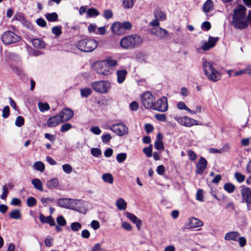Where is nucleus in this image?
Here are the masks:
<instances>
[{
	"mask_svg": "<svg viewBox=\"0 0 251 251\" xmlns=\"http://www.w3.org/2000/svg\"><path fill=\"white\" fill-rule=\"evenodd\" d=\"M246 8L239 5L234 10L232 23L237 28L243 29L248 26V24L251 25V12L249 14L247 19L246 18Z\"/></svg>",
	"mask_w": 251,
	"mask_h": 251,
	"instance_id": "f257e3e1",
	"label": "nucleus"
},
{
	"mask_svg": "<svg viewBox=\"0 0 251 251\" xmlns=\"http://www.w3.org/2000/svg\"><path fill=\"white\" fill-rule=\"evenodd\" d=\"M142 43L141 37L137 34L128 35L122 38L120 41V46L124 49L136 48Z\"/></svg>",
	"mask_w": 251,
	"mask_h": 251,
	"instance_id": "f03ea898",
	"label": "nucleus"
},
{
	"mask_svg": "<svg viewBox=\"0 0 251 251\" xmlns=\"http://www.w3.org/2000/svg\"><path fill=\"white\" fill-rule=\"evenodd\" d=\"M79 50L83 52H91L95 50L97 46V42L93 39L84 38L79 40L75 45Z\"/></svg>",
	"mask_w": 251,
	"mask_h": 251,
	"instance_id": "7ed1b4c3",
	"label": "nucleus"
},
{
	"mask_svg": "<svg viewBox=\"0 0 251 251\" xmlns=\"http://www.w3.org/2000/svg\"><path fill=\"white\" fill-rule=\"evenodd\" d=\"M204 72L208 78L212 81H217L221 78L220 73L213 66L211 62L204 60L202 63Z\"/></svg>",
	"mask_w": 251,
	"mask_h": 251,
	"instance_id": "20e7f679",
	"label": "nucleus"
},
{
	"mask_svg": "<svg viewBox=\"0 0 251 251\" xmlns=\"http://www.w3.org/2000/svg\"><path fill=\"white\" fill-rule=\"evenodd\" d=\"M91 85L95 91L100 94L108 93L112 87V83L108 80L94 81Z\"/></svg>",
	"mask_w": 251,
	"mask_h": 251,
	"instance_id": "39448f33",
	"label": "nucleus"
},
{
	"mask_svg": "<svg viewBox=\"0 0 251 251\" xmlns=\"http://www.w3.org/2000/svg\"><path fill=\"white\" fill-rule=\"evenodd\" d=\"M93 68L97 73L104 75H109L114 71V69L108 68L104 60L96 62L93 64Z\"/></svg>",
	"mask_w": 251,
	"mask_h": 251,
	"instance_id": "423d86ee",
	"label": "nucleus"
},
{
	"mask_svg": "<svg viewBox=\"0 0 251 251\" xmlns=\"http://www.w3.org/2000/svg\"><path fill=\"white\" fill-rule=\"evenodd\" d=\"M58 204L63 207L78 210L81 201L78 200L63 198L58 200Z\"/></svg>",
	"mask_w": 251,
	"mask_h": 251,
	"instance_id": "0eeeda50",
	"label": "nucleus"
},
{
	"mask_svg": "<svg viewBox=\"0 0 251 251\" xmlns=\"http://www.w3.org/2000/svg\"><path fill=\"white\" fill-rule=\"evenodd\" d=\"M21 37L11 31L4 32L1 37L2 42L5 45H10L19 42Z\"/></svg>",
	"mask_w": 251,
	"mask_h": 251,
	"instance_id": "6e6552de",
	"label": "nucleus"
},
{
	"mask_svg": "<svg viewBox=\"0 0 251 251\" xmlns=\"http://www.w3.org/2000/svg\"><path fill=\"white\" fill-rule=\"evenodd\" d=\"M154 100L155 97L149 91L144 92L141 96L142 104L146 109L152 110Z\"/></svg>",
	"mask_w": 251,
	"mask_h": 251,
	"instance_id": "1a4fd4ad",
	"label": "nucleus"
},
{
	"mask_svg": "<svg viewBox=\"0 0 251 251\" xmlns=\"http://www.w3.org/2000/svg\"><path fill=\"white\" fill-rule=\"evenodd\" d=\"M218 37H213L212 36H209L207 41L201 42V47L196 48L197 52L201 53V50L205 51L209 50L210 49L215 47L216 43L218 42Z\"/></svg>",
	"mask_w": 251,
	"mask_h": 251,
	"instance_id": "9d476101",
	"label": "nucleus"
},
{
	"mask_svg": "<svg viewBox=\"0 0 251 251\" xmlns=\"http://www.w3.org/2000/svg\"><path fill=\"white\" fill-rule=\"evenodd\" d=\"M109 129L119 136H123L128 133V127L122 123L114 124L110 127Z\"/></svg>",
	"mask_w": 251,
	"mask_h": 251,
	"instance_id": "9b49d317",
	"label": "nucleus"
},
{
	"mask_svg": "<svg viewBox=\"0 0 251 251\" xmlns=\"http://www.w3.org/2000/svg\"><path fill=\"white\" fill-rule=\"evenodd\" d=\"M168 108V101L166 97H163L156 101H154L153 108H152V110L164 112L166 111Z\"/></svg>",
	"mask_w": 251,
	"mask_h": 251,
	"instance_id": "f8f14e48",
	"label": "nucleus"
},
{
	"mask_svg": "<svg viewBox=\"0 0 251 251\" xmlns=\"http://www.w3.org/2000/svg\"><path fill=\"white\" fill-rule=\"evenodd\" d=\"M176 120L180 125L187 127L199 125L197 121L187 116L176 118Z\"/></svg>",
	"mask_w": 251,
	"mask_h": 251,
	"instance_id": "ddd939ff",
	"label": "nucleus"
},
{
	"mask_svg": "<svg viewBox=\"0 0 251 251\" xmlns=\"http://www.w3.org/2000/svg\"><path fill=\"white\" fill-rule=\"evenodd\" d=\"M74 112L69 108H63L59 113V115L63 123L71 119L74 116Z\"/></svg>",
	"mask_w": 251,
	"mask_h": 251,
	"instance_id": "4468645a",
	"label": "nucleus"
},
{
	"mask_svg": "<svg viewBox=\"0 0 251 251\" xmlns=\"http://www.w3.org/2000/svg\"><path fill=\"white\" fill-rule=\"evenodd\" d=\"M203 226V222L198 218L192 217L188 221L187 226L189 228H195Z\"/></svg>",
	"mask_w": 251,
	"mask_h": 251,
	"instance_id": "2eb2a0df",
	"label": "nucleus"
},
{
	"mask_svg": "<svg viewBox=\"0 0 251 251\" xmlns=\"http://www.w3.org/2000/svg\"><path fill=\"white\" fill-rule=\"evenodd\" d=\"M207 165L206 160L203 157H201L196 165V173L201 175L204 172Z\"/></svg>",
	"mask_w": 251,
	"mask_h": 251,
	"instance_id": "dca6fc26",
	"label": "nucleus"
},
{
	"mask_svg": "<svg viewBox=\"0 0 251 251\" xmlns=\"http://www.w3.org/2000/svg\"><path fill=\"white\" fill-rule=\"evenodd\" d=\"M240 233L236 231H231L226 233L224 236V239L227 241L237 242Z\"/></svg>",
	"mask_w": 251,
	"mask_h": 251,
	"instance_id": "f3484780",
	"label": "nucleus"
},
{
	"mask_svg": "<svg viewBox=\"0 0 251 251\" xmlns=\"http://www.w3.org/2000/svg\"><path fill=\"white\" fill-rule=\"evenodd\" d=\"M126 217L128 218L131 221L135 224L138 230L141 228V221L135 215L129 212H126L125 213Z\"/></svg>",
	"mask_w": 251,
	"mask_h": 251,
	"instance_id": "a211bd4d",
	"label": "nucleus"
},
{
	"mask_svg": "<svg viewBox=\"0 0 251 251\" xmlns=\"http://www.w3.org/2000/svg\"><path fill=\"white\" fill-rule=\"evenodd\" d=\"M151 33L162 38H165L168 34V31L161 27H159L157 29H152Z\"/></svg>",
	"mask_w": 251,
	"mask_h": 251,
	"instance_id": "6ab92c4d",
	"label": "nucleus"
},
{
	"mask_svg": "<svg viewBox=\"0 0 251 251\" xmlns=\"http://www.w3.org/2000/svg\"><path fill=\"white\" fill-rule=\"evenodd\" d=\"M241 194L243 200L246 202L251 201V190L249 188H243L241 190Z\"/></svg>",
	"mask_w": 251,
	"mask_h": 251,
	"instance_id": "aec40b11",
	"label": "nucleus"
},
{
	"mask_svg": "<svg viewBox=\"0 0 251 251\" xmlns=\"http://www.w3.org/2000/svg\"><path fill=\"white\" fill-rule=\"evenodd\" d=\"M61 123H63V122L59 114L52 116L48 119V126H55Z\"/></svg>",
	"mask_w": 251,
	"mask_h": 251,
	"instance_id": "412c9836",
	"label": "nucleus"
},
{
	"mask_svg": "<svg viewBox=\"0 0 251 251\" xmlns=\"http://www.w3.org/2000/svg\"><path fill=\"white\" fill-rule=\"evenodd\" d=\"M111 29L113 33L117 35L124 34V30L121 25V23L115 22L111 26Z\"/></svg>",
	"mask_w": 251,
	"mask_h": 251,
	"instance_id": "4be33fe9",
	"label": "nucleus"
},
{
	"mask_svg": "<svg viewBox=\"0 0 251 251\" xmlns=\"http://www.w3.org/2000/svg\"><path fill=\"white\" fill-rule=\"evenodd\" d=\"M163 136L161 133L157 134L156 141L154 143V147L157 150H163L164 148L163 141Z\"/></svg>",
	"mask_w": 251,
	"mask_h": 251,
	"instance_id": "5701e85b",
	"label": "nucleus"
},
{
	"mask_svg": "<svg viewBox=\"0 0 251 251\" xmlns=\"http://www.w3.org/2000/svg\"><path fill=\"white\" fill-rule=\"evenodd\" d=\"M127 74V72L126 70H118L116 72L118 83H122L125 81Z\"/></svg>",
	"mask_w": 251,
	"mask_h": 251,
	"instance_id": "b1692460",
	"label": "nucleus"
},
{
	"mask_svg": "<svg viewBox=\"0 0 251 251\" xmlns=\"http://www.w3.org/2000/svg\"><path fill=\"white\" fill-rule=\"evenodd\" d=\"M154 16L159 21H164L166 19V15L160 9H156L154 11Z\"/></svg>",
	"mask_w": 251,
	"mask_h": 251,
	"instance_id": "393cba45",
	"label": "nucleus"
},
{
	"mask_svg": "<svg viewBox=\"0 0 251 251\" xmlns=\"http://www.w3.org/2000/svg\"><path fill=\"white\" fill-rule=\"evenodd\" d=\"M104 61L106 63L108 68L111 69H114L113 67L116 66L118 65L117 61L115 59H113L111 57H108L105 58Z\"/></svg>",
	"mask_w": 251,
	"mask_h": 251,
	"instance_id": "a878e982",
	"label": "nucleus"
},
{
	"mask_svg": "<svg viewBox=\"0 0 251 251\" xmlns=\"http://www.w3.org/2000/svg\"><path fill=\"white\" fill-rule=\"evenodd\" d=\"M126 202L123 198L119 199L116 202V205L117 208L120 210H125L126 208Z\"/></svg>",
	"mask_w": 251,
	"mask_h": 251,
	"instance_id": "bb28decb",
	"label": "nucleus"
},
{
	"mask_svg": "<svg viewBox=\"0 0 251 251\" xmlns=\"http://www.w3.org/2000/svg\"><path fill=\"white\" fill-rule=\"evenodd\" d=\"M102 180L109 184H112L114 182V178L113 176L110 173L103 174L101 176Z\"/></svg>",
	"mask_w": 251,
	"mask_h": 251,
	"instance_id": "cd10ccee",
	"label": "nucleus"
},
{
	"mask_svg": "<svg viewBox=\"0 0 251 251\" xmlns=\"http://www.w3.org/2000/svg\"><path fill=\"white\" fill-rule=\"evenodd\" d=\"M33 45L36 48H44L46 46L45 43L41 39H34L32 40Z\"/></svg>",
	"mask_w": 251,
	"mask_h": 251,
	"instance_id": "c85d7f7f",
	"label": "nucleus"
},
{
	"mask_svg": "<svg viewBox=\"0 0 251 251\" xmlns=\"http://www.w3.org/2000/svg\"><path fill=\"white\" fill-rule=\"evenodd\" d=\"M213 8V2L211 0H207L204 3L203 9L204 12L208 13Z\"/></svg>",
	"mask_w": 251,
	"mask_h": 251,
	"instance_id": "c756f323",
	"label": "nucleus"
},
{
	"mask_svg": "<svg viewBox=\"0 0 251 251\" xmlns=\"http://www.w3.org/2000/svg\"><path fill=\"white\" fill-rule=\"evenodd\" d=\"M9 216L13 219L19 220L21 219V214L20 210L14 209L10 213Z\"/></svg>",
	"mask_w": 251,
	"mask_h": 251,
	"instance_id": "7c9ffc66",
	"label": "nucleus"
},
{
	"mask_svg": "<svg viewBox=\"0 0 251 251\" xmlns=\"http://www.w3.org/2000/svg\"><path fill=\"white\" fill-rule=\"evenodd\" d=\"M33 167L35 170L39 171L41 172L44 171L45 170V165L41 161H37L35 162Z\"/></svg>",
	"mask_w": 251,
	"mask_h": 251,
	"instance_id": "2f4dec72",
	"label": "nucleus"
},
{
	"mask_svg": "<svg viewBox=\"0 0 251 251\" xmlns=\"http://www.w3.org/2000/svg\"><path fill=\"white\" fill-rule=\"evenodd\" d=\"M32 184L34 185V187L40 190L43 191V187L41 181L38 178H34L32 180Z\"/></svg>",
	"mask_w": 251,
	"mask_h": 251,
	"instance_id": "473e14b6",
	"label": "nucleus"
},
{
	"mask_svg": "<svg viewBox=\"0 0 251 251\" xmlns=\"http://www.w3.org/2000/svg\"><path fill=\"white\" fill-rule=\"evenodd\" d=\"M92 93V90L89 88H84L80 89L81 96L82 97H87Z\"/></svg>",
	"mask_w": 251,
	"mask_h": 251,
	"instance_id": "72a5a7b5",
	"label": "nucleus"
},
{
	"mask_svg": "<svg viewBox=\"0 0 251 251\" xmlns=\"http://www.w3.org/2000/svg\"><path fill=\"white\" fill-rule=\"evenodd\" d=\"M224 188L228 193H231L234 191L235 187L231 183H227L224 185Z\"/></svg>",
	"mask_w": 251,
	"mask_h": 251,
	"instance_id": "f704fd0d",
	"label": "nucleus"
},
{
	"mask_svg": "<svg viewBox=\"0 0 251 251\" xmlns=\"http://www.w3.org/2000/svg\"><path fill=\"white\" fill-rule=\"evenodd\" d=\"M127 154L126 153H120L117 154L116 160L119 163H123L126 158Z\"/></svg>",
	"mask_w": 251,
	"mask_h": 251,
	"instance_id": "c9c22d12",
	"label": "nucleus"
},
{
	"mask_svg": "<svg viewBox=\"0 0 251 251\" xmlns=\"http://www.w3.org/2000/svg\"><path fill=\"white\" fill-rule=\"evenodd\" d=\"M87 14L88 15L89 17H95L99 15V12L96 9L92 8L87 11Z\"/></svg>",
	"mask_w": 251,
	"mask_h": 251,
	"instance_id": "e433bc0d",
	"label": "nucleus"
},
{
	"mask_svg": "<svg viewBox=\"0 0 251 251\" xmlns=\"http://www.w3.org/2000/svg\"><path fill=\"white\" fill-rule=\"evenodd\" d=\"M82 227L81 224L79 222H74L71 224V228L74 231H77Z\"/></svg>",
	"mask_w": 251,
	"mask_h": 251,
	"instance_id": "4c0bfd02",
	"label": "nucleus"
},
{
	"mask_svg": "<svg viewBox=\"0 0 251 251\" xmlns=\"http://www.w3.org/2000/svg\"><path fill=\"white\" fill-rule=\"evenodd\" d=\"M177 107L180 110H185L188 112H192V110L189 108L182 101H179L177 104Z\"/></svg>",
	"mask_w": 251,
	"mask_h": 251,
	"instance_id": "58836bf2",
	"label": "nucleus"
},
{
	"mask_svg": "<svg viewBox=\"0 0 251 251\" xmlns=\"http://www.w3.org/2000/svg\"><path fill=\"white\" fill-rule=\"evenodd\" d=\"M58 185V180L56 178H53L48 182V188H56Z\"/></svg>",
	"mask_w": 251,
	"mask_h": 251,
	"instance_id": "ea45409f",
	"label": "nucleus"
},
{
	"mask_svg": "<svg viewBox=\"0 0 251 251\" xmlns=\"http://www.w3.org/2000/svg\"><path fill=\"white\" fill-rule=\"evenodd\" d=\"M51 31L53 34L58 37L62 33V27L61 26H55L52 27Z\"/></svg>",
	"mask_w": 251,
	"mask_h": 251,
	"instance_id": "a19ab883",
	"label": "nucleus"
},
{
	"mask_svg": "<svg viewBox=\"0 0 251 251\" xmlns=\"http://www.w3.org/2000/svg\"><path fill=\"white\" fill-rule=\"evenodd\" d=\"M143 152L147 157H151L152 155V146L150 145L148 148H145L143 150Z\"/></svg>",
	"mask_w": 251,
	"mask_h": 251,
	"instance_id": "79ce46f5",
	"label": "nucleus"
},
{
	"mask_svg": "<svg viewBox=\"0 0 251 251\" xmlns=\"http://www.w3.org/2000/svg\"><path fill=\"white\" fill-rule=\"evenodd\" d=\"M121 25L122 27L124 30V33H125L126 30H129L132 27V25L129 22H125L122 23H121Z\"/></svg>",
	"mask_w": 251,
	"mask_h": 251,
	"instance_id": "37998d69",
	"label": "nucleus"
},
{
	"mask_svg": "<svg viewBox=\"0 0 251 251\" xmlns=\"http://www.w3.org/2000/svg\"><path fill=\"white\" fill-rule=\"evenodd\" d=\"M24 118L21 116H19L16 119L15 125L18 127H21L24 124Z\"/></svg>",
	"mask_w": 251,
	"mask_h": 251,
	"instance_id": "c03bdc74",
	"label": "nucleus"
},
{
	"mask_svg": "<svg viewBox=\"0 0 251 251\" xmlns=\"http://www.w3.org/2000/svg\"><path fill=\"white\" fill-rule=\"evenodd\" d=\"M91 153L95 157H98L101 154V151L98 148H92L91 150Z\"/></svg>",
	"mask_w": 251,
	"mask_h": 251,
	"instance_id": "a18cd8bd",
	"label": "nucleus"
},
{
	"mask_svg": "<svg viewBox=\"0 0 251 251\" xmlns=\"http://www.w3.org/2000/svg\"><path fill=\"white\" fill-rule=\"evenodd\" d=\"M72 127V126L70 123H65L63 124L60 128V131L61 132H64L70 130Z\"/></svg>",
	"mask_w": 251,
	"mask_h": 251,
	"instance_id": "49530a36",
	"label": "nucleus"
},
{
	"mask_svg": "<svg viewBox=\"0 0 251 251\" xmlns=\"http://www.w3.org/2000/svg\"><path fill=\"white\" fill-rule=\"evenodd\" d=\"M58 20V15L56 13L53 12L48 14V21L55 22Z\"/></svg>",
	"mask_w": 251,
	"mask_h": 251,
	"instance_id": "de8ad7c7",
	"label": "nucleus"
},
{
	"mask_svg": "<svg viewBox=\"0 0 251 251\" xmlns=\"http://www.w3.org/2000/svg\"><path fill=\"white\" fill-rule=\"evenodd\" d=\"M123 5L126 8H130L133 6V0H124L123 2Z\"/></svg>",
	"mask_w": 251,
	"mask_h": 251,
	"instance_id": "09e8293b",
	"label": "nucleus"
},
{
	"mask_svg": "<svg viewBox=\"0 0 251 251\" xmlns=\"http://www.w3.org/2000/svg\"><path fill=\"white\" fill-rule=\"evenodd\" d=\"M8 194V188L5 185L2 187V192L0 196V199L2 200H5Z\"/></svg>",
	"mask_w": 251,
	"mask_h": 251,
	"instance_id": "8fccbe9b",
	"label": "nucleus"
},
{
	"mask_svg": "<svg viewBox=\"0 0 251 251\" xmlns=\"http://www.w3.org/2000/svg\"><path fill=\"white\" fill-rule=\"evenodd\" d=\"M10 114V109L8 106H5L4 107L2 110V116L3 118H7L9 116Z\"/></svg>",
	"mask_w": 251,
	"mask_h": 251,
	"instance_id": "3c124183",
	"label": "nucleus"
},
{
	"mask_svg": "<svg viewBox=\"0 0 251 251\" xmlns=\"http://www.w3.org/2000/svg\"><path fill=\"white\" fill-rule=\"evenodd\" d=\"M235 177L236 178L237 181L241 183L245 180V176L241 173H236L234 174Z\"/></svg>",
	"mask_w": 251,
	"mask_h": 251,
	"instance_id": "603ef678",
	"label": "nucleus"
},
{
	"mask_svg": "<svg viewBox=\"0 0 251 251\" xmlns=\"http://www.w3.org/2000/svg\"><path fill=\"white\" fill-rule=\"evenodd\" d=\"M196 199L200 201H203V191L201 189H199L196 193Z\"/></svg>",
	"mask_w": 251,
	"mask_h": 251,
	"instance_id": "864d4df0",
	"label": "nucleus"
},
{
	"mask_svg": "<svg viewBox=\"0 0 251 251\" xmlns=\"http://www.w3.org/2000/svg\"><path fill=\"white\" fill-rule=\"evenodd\" d=\"M62 168L63 171L66 174H70L73 170L72 166L68 164L63 165Z\"/></svg>",
	"mask_w": 251,
	"mask_h": 251,
	"instance_id": "5fc2aeb1",
	"label": "nucleus"
},
{
	"mask_svg": "<svg viewBox=\"0 0 251 251\" xmlns=\"http://www.w3.org/2000/svg\"><path fill=\"white\" fill-rule=\"evenodd\" d=\"M26 203L29 207H32L36 204V200L34 198L30 197L27 199Z\"/></svg>",
	"mask_w": 251,
	"mask_h": 251,
	"instance_id": "6e6d98bb",
	"label": "nucleus"
},
{
	"mask_svg": "<svg viewBox=\"0 0 251 251\" xmlns=\"http://www.w3.org/2000/svg\"><path fill=\"white\" fill-rule=\"evenodd\" d=\"M56 221L58 225H59L60 226H64L66 224V221L62 216H58L56 218Z\"/></svg>",
	"mask_w": 251,
	"mask_h": 251,
	"instance_id": "4d7b16f0",
	"label": "nucleus"
},
{
	"mask_svg": "<svg viewBox=\"0 0 251 251\" xmlns=\"http://www.w3.org/2000/svg\"><path fill=\"white\" fill-rule=\"evenodd\" d=\"M38 106L40 111L42 112L47 110V103L39 102L38 103Z\"/></svg>",
	"mask_w": 251,
	"mask_h": 251,
	"instance_id": "13d9d810",
	"label": "nucleus"
},
{
	"mask_svg": "<svg viewBox=\"0 0 251 251\" xmlns=\"http://www.w3.org/2000/svg\"><path fill=\"white\" fill-rule=\"evenodd\" d=\"M113 16V13L111 10L107 9L104 11L103 17L106 19H109Z\"/></svg>",
	"mask_w": 251,
	"mask_h": 251,
	"instance_id": "bf43d9fd",
	"label": "nucleus"
},
{
	"mask_svg": "<svg viewBox=\"0 0 251 251\" xmlns=\"http://www.w3.org/2000/svg\"><path fill=\"white\" fill-rule=\"evenodd\" d=\"M90 131L96 135H100L101 132V129L97 126H92Z\"/></svg>",
	"mask_w": 251,
	"mask_h": 251,
	"instance_id": "052dcab7",
	"label": "nucleus"
},
{
	"mask_svg": "<svg viewBox=\"0 0 251 251\" xmlns=\"http://www.w3.org/2000/svg\"><path fill=\"white\" fill-rule=\"evenodd\" d=\"M111 136L109 134H106L101 136V140L104 143H108L111 139Z\"/></svg>",
	"mask_w": 251,
	"mask_h": 251,
	"instance_id": "680f3d73",
	"label": "nucleus"
},
{
	"mask_svg": "<svg viewBox=\"0 0 251 251\" xmlns=\"http://www.w3.org/2000/svg\"><path fill=\"white\" fill-rule=\"evenodd\" d=\"M154 117L156 119L160 121L164 122L166 120V115L164 114H156Z\"/></svg>",
	"mask_w": 251,
	"mask_h": 251,
	"instance_id": "e2e57ef3",
	"label": "nucleus"
},
{
	"mask_svg": "<svg viewBox=\"0 0 251 251\" xmlns=\"http://www.w3.org/2000/svg\"><path fill=\"white\" fill-rule=\"evenodd\" d=\"M201 28L203 30L208 31L211 28V24L209 22H204L202 24Z\"/></svg>",
	"mask_w": 251,
	"mask_h": 251,
	"instance_id": "0e129e2a",
	"label": "nucleus"
},
{
	"mask_svg": "<svg viewBox=\"0 0 251 251\" xmlns=\"http://www.w3.org/2000/svg\"><path fill=\"white\" fill-rule=\"evenodd\" d=\"M15 19L21 22H25V21L24 15L22 13H17L14 17Z\"/></svg>",
	"mask_w": 251,
	"mask_h": 251,
	"instance_id": "69168bd1",
	"label": "nucleus"
},
{
	"mask_svg": "<svg viewBox=\"0 0 251 251\" xmlns=\"http://www.w3.org/2000/svg\"><path fill=\"white\" fill-rule=\"evenodd\" d=\"M36 23L41 27H45L47 25L46 21L41 18L37 19Z\"/></svg>",
	"mask_w": 251,
	"mask_h": 251,
	"instance_id": "338daca9",
	"label": "nucleus"
},
{
	"mask_svg": "<svg viewBox=\"0 0 251 251\" xmlns=\"http://www.w3.org/2000/svg\"><path fill=\"white\" fill-rule=\"evenodd\" d=\"M237 241L239 242V245L241 247H244L247 243L246 238L244 237H240V236H239Z\"/></svg>",
	"mask_w": 251,
	"mask_h": 251,
	"instance_id": "774afa93",
	"label": "nucleus"
}]
</instances>
